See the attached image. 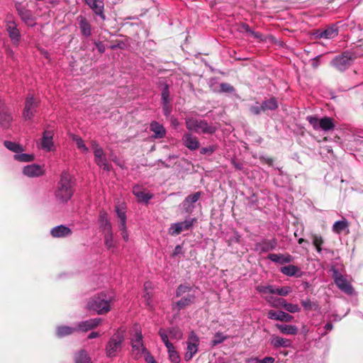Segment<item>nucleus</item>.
Listing matches in <instances>:
<instances>
[{
  "label": "nucleus",
  "mask_w": 363,
  "mask_h": 363,
  "mask_svg": "<svg viewBox=\"0 0 363 363\" xmlns=\"http://www.w3.org/2000/svg\"><path fill=\"white\" fill-rule=\"evenodd\" d=\"M262 104L264 111L267 110L274 111L278 107V104L275 98H270L268 100L264 101Z\"/></svg>",
  "instance_id": "c03bdc74"
},
{
  "label": "nucleus",
  "mask_w": 363,
  "mask_h": 363,
  "mask_svg": "<svg viewBox=\"0 0 363 363\" xmlns=\"http://www.w3.org/2000/svg\"><path fill=\"white\" fill-rule=\"evenodd\" d=\"M353 60L352 55L346 51L335 56L330 62V65L340 72H344L352 65Z\"/></svg>",
  "instance_id": "6e6552de"
},
{
  "label": "nucleus",
  "mask_w": 363,
  "mask_h": 363,
  "mask_svg": "<svg viewBox=\"0 0 363 363\" xmlns=\"http://www.w3.org/2000/svg\"><path fill=\"white\" fill-rule=\"evenodd\" d=\"M276 327L279 331L285 335H296L298 333V328L296 325H285V324H276Z\"/></svg>",
  "instance_id": "473e14b6"
},
{
  "label": "nucleus",
  "mask_w": 363,
  "mask_h": 363,
  "mask_svg": "<svg viewBox=\"0 0 363 363\" xmlns=\"http://www.w3.org/2000/svg\"><path fill=\"white\" fill-rule=\"evenodd\" d=\"M161 101L162 103L169 102V91L168 85H165L162 91Z\"/></svg>",
  "instance_id": "864d4df0"
},
{
  "label": "nucleus",
  "mask_w": 363,
  "mask_h": 363,
  "mask_svg": "<svg viewBox=\"0 0 363 363\" xmlns=\"http://www.w3.org/2000/svg\"><path fill=\"white\" fill-rule=\"evenodd\" d=\"M186 127L189 131L199 134H213L216 131V127L208 124L206 121L194 117L185 118Z\"/></svg>",
  "instance_id": "39448f33"
},
{
  "label": "nucleus",
  "mask_w": 363,
  "mask_h": 363,
  "mask_svg": "<svg viewBox=\"0 0 363 363\" xmlns=\"http://www.w3.org/2000/svg\"><path fill=\"white\" fill-rule=\"evenodd\" d=\"M265 300L272 307L279 308V307H281V303H279V301L284 300V299L281 298H276L274 296H267L265 298Z\"/></svg>",
  "instance_id": "3c124183"
},
{
  "label": "nucleus",
  "mask_w": 363,
  "mask_h": 363,
  "mask_svg": "<svg viewBox=\"0 0 363 363\" xmlns=\"http://www.w3.org/2000/svg\"><path fill=\"white\" fill-rule=\"evenodd\" d=\"M194 292L195 290L194 287L190 284L186 283L180 284L176 290V296H184L172 304L173 311L179 313L182 309H184L193 303L196 298Z\"/></svg>",
  "instance_id": "7ed1b4c3"
},
{
  "label": "nucleus",
  "mask_w": 363,
  "mask_h": 363,
  "mask_svg": "<svg viewBox=\"0 0 363 363\" xmlns=\"http://www.w3.org/2000/svg\"><path fill=\"white\" fill-rule=\"evenodd\" d=\"M145 362L147 363H157L154 357L150 354V352H147V354L144 356Z\"/></svg>",
  "instance_id": "338daca9"
},
{
  "label": "nucleus",
  "mask_w": 363,
  "mask_h": 363,
  "mask_svg": "<svg viewBox=\"0 0 363 363\" xmlns=\"http://www.w3.org/2000/svg\"><path fill=\"white\" fill-rule=\"evenodd\" d=\"M13 118L10 114L8 108L0 99V125L4 128H8L10 126Z\"/></svg>",
  "instance_id": "6ab92c4d"
},
{
  "label": "nucleus",
  "mask_w": 363,
  "mask_h": 363,
  "mask_svg": "<svg viewBox=\"0 0 363 363\" xmlns=\"http://www.w3.org/2000/svg\"><path fill=\"white\" fill-rule=\"evenodd\" d=\"M250 111L251 113L257 116L264 111L262 104H259L258 102H256L255 105L250 107Z\"/></svg>",
  "instance_id": "603ef678"
},
{
  "label": "nucleus",
  "mask_w": 363,
  "mask_h": 363,
  "mask_svg": "<svg viewBox=\"0 0 363 363\" xmlns=\"http://www.w3.org/2000/svg\"><path fill=\"white\" fill-rule=\"evenodd\" d=\"M306 120L315 130L329 131L335 127L333 119L330 117L325 116L319 119L317 116H308L306 117Z\"/></svg>",
  "instance_id": "0eeeda50"
},
{
  "label": "nucleus",
  "mask_w": 363,
  "mask_h": 363,
  "mask_svg": "<svg viewBox=\"0 0 363 363\" xmlns=\"http://www.w3.org/2000/svg\"><path fill=\"white\" fill-rule=\"evenodd\" d=\"M168 355L170 361L173 363H179L180 362V356L178 352L175 350L174 345L172 344H169L167 347Z\"/></svg>",
  "instance_id": "c9c22d12"
},
{
  "label": "nucleus",
  "mask_w": 363,
  "mask_h": 363,
  "mask_svg": "<svg viewBox=\"0 0 363 363\" xmlns=\"http://www.w3.org/2000/svg\"><path fill=\"white\" fill-rule=\"evenodd\" d=\"M220 91L224 93H233L234 92L235 89L228 83H221L220 84Z\"/></svg>",
  "instance_id": "6e6d98bb"
},
{
  "label": "nucleus",
  "mask_w": 363,
  "mask_h": 363,
  "mask_svg": "<svg viewBox=\"0 0 363 363\" xmlns=\"http://www.w3.org/2000/svg\"><path fill=\"white\" fill-rule=\"evenodd\" d=\"M104 233V243L106 247L108 249L115 248V243L113 241V235L112 230L109 231H106Z\"/></svg>",
  "instance_id": "ea45409f"
},
{
  "label": "nucleus",
  "mask_w": 363,
  "mask_h": 363,
  "mask_svg": "<svg viewBox=\"0 0 363 363\" xmlns=\"http://www.w3.org/2000/svg\"><path fill=\"white\" fill-rule=\"evenodd\" d=\"M324 243V240L320 235H313V245L315 247H318V245H323Z\"/></svg>",
  "instance_id": "680f3d73"
},
{
  "label": "nucleus",
  "mask_w": 363,
  "mask_h": 363,
  "mask_svg": "<svg viewBox=\"0 0 363 363\" xmlns=\"http://www.w3.org/2000/svg\"><path fill=\"white\" fill-rule=\"evenodd\" d=\"M267 317L269 319L284 321V322H291L294 317L289 313L284 311H276L274 310H270L267 313Z\"/></svg>",
  "instance_id": "b1692460"
},
{
  "label": "nucleus",
  "mask_w": 363,
  "mask_h": 363,
  "mask_svg": "<svg viewBox=\"0 0 363 363\" xmlns=\"http://www.w3.org/2000/svg\"><path fill=\"white\" fill-rule=\"evenodd\" d=\"M270 344L275 348H287L291 346V341L286 338L274 335L270 340Z\"/></svg>",
  "instance_id": "a878e982"
},
{
  "label": "nucleus",
  "mask_w": 363,
  "mask_h": 363,
  "mask_svg": "<svg viewBox=\"0 0 363 363\" xmlns=\"http://www.w3.org/2000/svg\"><path fill=\"white\" fill-rule=\"evenodd\" d=\"M72 140L74 142H75L77 148L82 153L86 154V153L89 152V150L86 147V145H85V143H84V140H82V138H80L79 136H78L77 135H72Z\"/></svg>",
  "instance_id": "e433bc0d"
},
{
  "label": "nucleus",
  "mask_w": 363,
  "mask_h": 363,
  "mask_svg": "<svg viewBox=\"0 0 363 363\" xmlns=\"http://www.w3.org/2000/svg\"><path fill=\"white\" fill-rule=\"evenodd\" d=\"M4 146L8 150H9L16 154L22 152L24 150L23 147L21 145L14 143V142L6 140V141H4Z\"/></svg>",
  "instance_id": "58836bf2"
},
{
  "label": "nucleus",
  "mask_w": 363,
  "mask_h": 363,
  "mask_svg": "<svg viewBox=\"0 0 363 363\" xmlns=\"http://www.w3.org/2000/svg\"><path fill=\"white\" fill-rule=\"evenodd\" d=\"M150 129L154 133L155 138L162 139L164 138L166 135V130L164 126L157 121H152L150 123Z\"/></svg>",
  "instance_id": "bb28decb"
},
{
  "label": "nucleus",
  "mask_w": 363,
  "mask_h": 363,
  "mask_svg": "<svg viewBox=\"0 0 363 363\" xmlns=\"http://www.w3.org/2000/svg\"><path fill=\"white\" fill-rule=\"evenodd\" d=\"M291 288L290 286H283L281 288L275 289V294L281 296H286L289 293L291 292Z\"/></svg>",
  "instance_id": "5fc2aeb1"
},
{
  "label": "nucleus",
  "mask_w": 363,
  "mask_h": 363,
  "mask_svg": "<svg viewBox=\"0 0 363 363\" xmlns=\"http://www.w3.org/2000/svg\"><path fill=\"white\" fill-rule=\"evenodd\" d=\"M24 175L28 177H38L44 174L43 166L37 164H32L25 166L23 169Z\"/></svg>",
  "instance_id": "a211bd4d"
},
{
  "label": "nucleus",
  "mask_w": 363,
  "mask_h": 363,
  "mask_svg": "<svg viewBox=\"0 0 363 363\" xmlns=\"http://www.w3.org/2000/svg\"><path fill=\"white\" fill-rule=\"evenodd\" d=\"M94 161L96 165L99 166L101 169H103L107 172L111 171V164L108 162L106 155L100 157L95 158Z\"/></svg>",
  "instance_id": "f704fd0d"
},
{
  "label": "nucleus",
  "mask_w": 363,
  "mask_h": 363,
  "mask_svg": "<svg viewBox=\"0 0 363 363\" xmlns=\"http://www.w3.org/2000/svg\"><path fill=\"white\" fill-rule=\"evenodd\" d=\"M84 1L96 16H99L103 21L106 20L104 0H84Z\"/></svg>",
  "instance_id": "f8f14e48"
},
{
  "label": "nucleus",
  "mask_w": 363,
  "mask_h": 363,
  "mask_svg": "<svg viewBox=\"0 0 363 363\" xmlns=\"http://www.w3.org/2000/svg\"><path fill=\"white\" fill-rule=\"evenodd\" d=\"M159 335L162 340V342L164 343L165 346L167 347V345H169V344H172L169 341V339H168V335L166 333V331L162 329V328H160V330H159Z\"/></svg>",
  "instance_id": "13d9d810"
},
{
  "label": "nucleus",
  "mask_w": 363,
  "mask_h": 363,
  "mask_svg": "<svg viewBox=\"0 0 363 363\" xmlns=\"http://www.w3.org/2000/svg\"><path fill=\"white\" fill-rule=\"evenodd\" d=\"M38 102L32 95L27 96L25 101V107L23 112V116L25 120H31L36 112Z\"/></svg>",
  "instance_id": "9b49d317"
},
{
  "label": "nucleus",
  "mask_w": 363,
  "mask_h": 363,
  "mask_svg": "<svg viewBox=\"0 0 363 363\" xmlns=\"http://www.w3.org/2000/svg\"><path fill=\"white\" fill-rule=\"evenodd\" d=\"M162 105L164 115L167 117L169 116L172 112L170 103H162Z\"/></svg>",
  "instance_id": "052dcab7"
},
{
  "label": "nucleus",
  "mask_w": 363,
  "mask_h": 363,
  "mask_svg": "<svg viewBox=\"0 0 363 363\" xmlns=\"http://www.w3.org/2000/svg\"><path fill=\"white\" fill-rule=\"evenodd\" d=\"M280 272L284 274V275L289 276V277H299L300 274L298 273L300 272L299 269L295 266V265H287L284 266L280 268Z\"/></svg>",
  "instance_id": "72a5a7b5"
},
{
  "label": "nucleus",
  "mask_w": 363,
  "mask_h": 363,
  "mask_svg": "<svg viewBox=\"0 0 363 363\" xmlns=\"http://www.w3.org/2000/svg\"><path fill=\"white\" fill-rule=\"evenodd\" d=\"M75 363H91V362L86 352L82 350L76 355Z\"/></svg>",
  "instance_id": "a18cd8bd"
},
{
  "label": "nucleus",
  "mask_w": 363,
  "mask_h": 363,
  "mask_svg": "<svg viewBox=\"0 0 363 363\" xmlns=\"http://www.w3.org/2000/svg\"><path fill=\"white\" fill-rule=\"evenodd\" d=\"M301 304H302L303 307L306 310L311 309V308L312 306V303L310 299L303 300L301 301Z\"/></svg>",
  "instance_id": "69168bd1"
},
{
  "label": "nucleus",
  "mask_w": 363,
  "mask_h": 363,
  "mask_svg": "<svg viewBox=\"0 0 363 363\" xmlns=\"http://www.w3.org/2000/svg\"><path fill=\"white\" fill-rule=\"evenodd\" d=\"M50 233L54 238H64L70 235L72 230L68 227L60 225L52 228Z\"/></svg>",
  "instance_id": "cd10ccee"
},
{
  "label": "nucleus",
  "mask_w": 363,
  "mask_h": 363,
  "mask_svg": "<svg viewBox=\"0 0 363 363\" xmlns=\"http://www.w3.org/2000/svg\"><path fill=\"white\" fill-rule=\"evenodd\" d=\"M125 337V330L118 328L109 338L106 345L105 352L106 357L113 358L116 357L122 350Z\"/></svg>",
  "instance_id": "20e7f679"
},
{
  "label": "nucleus",
  "mask_w": 363,
  "mask_h": 363,
  "mask_svg": "<svg viewBox=\"0 0 363 363\" xmlns=\"http://www.w3.org/2000/svg\"><path fill=\"white\" fill-rule=\"evenodd\" d=\"M119 229H120V230L122 231L121 235H122V238H123V240L125 241H128V234L127 232L126 224L125 225L124 228L123 227H119Z\"/></svg>",
  "instance_id": "0e129e2a"
},
{
  "label": "nucleus",
  "mask_w": 363,
  "mask_h": 363,
  "mask_svg": "<svg viewBox=\"0 0 363 363\" xmlns=\"http://www.w3.org/2000/svg\"><path fill=\"white\" fill-rule=\"evenodd\" d=\"M15 8L18 12V14L21 17V20L26 24L33 26L34 25V18L31 11L27 9L25 6H23L20 2L15 3Z\"/></svg>",
  "instance_id": "ddd939ff"
},
{
  "label": "nucleus",
  "mask_w": 363,
  "mask_h": 363,
  "mask_svg": "<svg viewBox=\"0 0 363 363\" xmlns=\"http://www.w3.org/2000/svg\"><path fill=\"white\" fill-rule=\"evenodd\" d=\"M15 160L21 162H29L34 160V155L32 154L27 153H18L13 156Z\"/></svg>",
  "instance_id": "37998d69"
},
{
  "label": "nucleus",
  "mask_w": 363,
  "mask_h": 363,
  "mask_svg": "<svg viewBox=\"0 0 363 363\" xmlns=\"http://www.w3.org/2000/svg\"><path fill=\"white\" fill-rule=\"evenodd\" d=\"M77 331L76 326L71 327L67 325H60L56 328V335L58 337H64L65 336L72 335Z\"/></svg>",
  "instance_id": "c756f323"
},
{
  "label": "nucleus",
  "mask_w": 363,
  "mask_h": 363,
  "mask_svg": "<svg viewBox=\"0 0 363 363\" xmlns=\"http://www.w3.org/2000/svg\"><path fill=\"white\" fill-rule=\"evenodd\" d=\"M186 352L184 354V359L185 361L189 362L197 353L199 345V337L194 332H191L189 335L186 341Z\"/></svg>",
  "instance_id": "9d476101"
},
{
  "label": "nucleus",
  "mask_w": 363,
  "mask_h": 363,
  "mask_svg": "<svg viewBox=\"0 0 363 363\" xmlns=\"http://www.w3.org/2000/svg\"><path fill=\"white\" fill-rule=\"evenodd\" d=\"M54 133L50 130H45L43 133V137L40 142L41 148L46 151L50 152L52 150L54 146L52 138Z\"/></svg>",
  "instance_id": "412c9836"
},
{
  "label": "nucleus",
  "mask_w": 363,
  "mask_h": 363,
  "mask_svg": "<svg viewBox=\"0 0 363 363\" xmlns=\"http://www.w3.org/2000/svg\"><path fill=\"white\" fill-rule=\"evenodd\" d=\"M228 337L224 335L222 333L218 332L215 334L213 339L211 341L212 346H216L222 342H223L225 340H227Z\"/></svg>",
  "instance_id": "09e8293b"
},
{
  "label": "nucleus",
  "mask_w": 363,
  "mask_h": 363,
  "mask_svg": "<svg viewBox=\"0 0 363 363\" xmlns=\"http://www.w3.org/2000/svg\"><path fill=\"white\" fill-rule=\"evenodd\" d=\"M183 145L190 150H196L200 146V143L196 136L190 132L184 133L182 138Z\"/></svg>",
  "instance_id": "dca6fc26"
},
{
  "label": "nucleus",
  "mask_w": 363,
  "mask_h": 363,
  "mask_svg": "<svg viewBox=\"0 0 363 363\" xmlns=\"http://www.w3.org/2000/svg\"><path fill=\"white\" fill-rule=\"evenodd\" d=\"M73 194L72 177L68 172H63L55 189V198L58 203H66L71 199Z\"/></svg>",
  "instance_id": "f03ea898"
},
{
  "label": "nucleus",
  "mask_w": 363,
  "mask_h": 363,
  "mask_svg": "<svg viewBox=\"0 0 363 363\" xmlns=\"http://www.w3.org/2000/svg\"><path fill=\"white\" fill-rule=\"evenodd\" d=\"M279 303H281V307L289 313H294L301 311L298 304L287 303L286 300H280Z\"/></svg>",
  "instance_id": "4c0bfd02"
},
{
  "label": "nucleus",
  "mask_w": 363,
  "mask_h": 363,
  "mask_svg": "<svg viewBox=\"0 0 363 363\" xmlns=\"http://www.w3.org/2000/svg\"><path fill=\"white\" fill-rule=\"evenodd\" d=\"M248 36H250L255 39H257L259 41H263L264 40V36L254 31L252 29L250 28L247 32L245 33Z\"/></svg>",
  "instance_id": "4d7b16f0"
},
{
  "label": "nucleus",
  "mask_w": 363,
  "mask_h": 363,
  "mask_svg": "<svg viewBox=\"0 0 363 363\" xmlns=\"http://www.w3.org/2000/svg\"><path fill=\"white\" fill-rule=\"evenodd\" d=\"M277 246V240L275 238L272 240L263 239L262 241L255 243V250L262 254L274 250Z\"/></svg>",
  "instance_id": "4468645a"
},
{
  "label": "nucleus",
  "mask_w": 363,
  "mask_h": 363,
  "mask_svg": "<svg viewBox=\"0 0 363 363\" xmlns=\"http://www.w3.org/2000/svg\"><path fill=\"white\" fill-rule=\"evenodd\" d=\"M115 300L113 292L101 291L89 298L86 308L95 311L99 315L106 314L111 311Z\"/></svg>",
  "instance_id": "f257e3e1"
},
{
  "label": "nucleus",
  "mask_w": 363,
  "mask_h": 363,
  "mask_svg": "<svg viewBox=\"0 0 363 363\" xmlns=\"http://www.w3.org/2000/svg\"><path fill=\"white\" fill-rule=\"evenodd\" d=\"M250 28V27L248 26V24L247 23H242L240 26H239V31L240 32H247L248 30Z\"/></svg>",
  "instance_id": "774afa93"
},
{
  "label": "nucleus",
  "mask_w": 363,
  "mask_h": 363,
  "mask_svg": "<svg viewBox=\"0 0 363 363\" xmlns=\"http://www.w3.org/2000/svg\"><path fill=\"white\" fill-rule=\"evenodd\" d=\"M6 29L11 41L15 44L18 43L21 35L19 30L17 28L16 23L13 21H7Z\"/></svg>",
  "instance_id": "4be33fe9"
},
{
  "label": "nucleus",
  "mask_w": 363,
  "mask_h": 363,
  "mask_svg": "<svg viewBox=\"0 0 363 363\" xmlns=\"http://www.w3.org/2000/svg\"><path fill=\"white\" fill-rule=\"evenodd\" d=\"M267 258L273 262L281 264L290 263L294 260V257L291 255L283 254H269Z\"/></svg>",
  "instance_id": "393cba45"
},
{
  "label": "nucleus",
  "mask_w": 363,
  "mask_h": 363,
  "mask_svg": "<svg viewBox=\"0 0 363 363\" xmlns=\"http://www.w3.org/2000/svg\"><path fill=\"white\" fill-rule=\"evenodd\" d=\"M216 150L214 145H210L208 147H201L200 149V153L201 155H211Z\"/></svg>",
  "instance_id": "bf43d9fd"
},
{
  "label": "nucleus",
  "mask_w": 363,
  "mask_h": 363,
  "mask_svg": "<svg viewBox=\"0 0 363 363\" xmlns=\"http://www.w3.org/2000/svg\"><path fill=\"white\" fill-rule=\"evenodd\" d=\"M338 34V30L335 26H330L323 31L322 36L325 39H332L336 37Z\"/></svg>",
  "instance_id": "a19ab883"
},
{
  "label": "nucleus",
  "mask_w": 363,
  "mask_h": 363,
  "mask_svg": "<svg viewBox=\"0 0 363 363\" xmlns=\"http://www.w3.org/2000/svg\"><path fill=\"white\" fill-rule=\"evenodd\" d=\"M77 21L82 35L85 38L90 37L91 35V25L89 20L86 17L79 15L77 17Z\"/></svg>",
  "instance_id": "aec40b11"
},
{
  "label": "nucleus",
  "mask_w": 363,
  "mask_h": 363,
  "mask_svg": "<svg viewBox=\"0 0 363 363\" xmlns=\"http://www.w3.org/2000/svg\"><path fill=\"white\" fill-rule=\"evenodd\" d=\"M115 211L120 220L118 227H123L124 228L125 225L126 224L125 206L123 204L117 205L116 206Z\"/></svg>",
  "instance_id": "2f4dec72"
},
{
  "label": "nucleus",
  "mask_w": 363,
  "mask_h": 363,
  "mask_svg": "<svg viewBox=\"0 0 363 363\" xmlns=\"http://www.w3.org/2000/svg\"><path fill=\"white\" fill-rule=\"evenodd\" d=\"M347 227V223L345 220L335 222L333 226V230L336 233H340Z\"/></svg>",
  "instance_id": "49530a36"
},
{
  "label": "nucleus",
  "mask_w": 363,
  "mask_h": 363,
  "mask_svg": "<svg viewBox=\"0 0 363 363\" xmlns=\"http://www.w3.org/2000/svg\"><path fill=\"white\" fill-rule=\"evenodd\" d=\"M91 149L94 152V159L105 155V152L97 141L91 140L90 143Z\"/></svg>",
  "instance_id": "79ce46f5"
},
{
  "label": "nucleus",
  "mask_w": 363,
  "mask_h": 363,
  "mask_svg": "<svg viewBox=\"0 0 363 363\" xmlns=\"http://www.w3.org/2000/svg\"><path fill=\"white\" fill-rule=\"evenodd\" d=\"M333 278L335 284L342 292L347 295H351L354 292V289L347 278L343 276L337 269H333Z\"/></svg>",
  "instance_id": "1a4fd4ad"
},
{
  "label": "nucleus",
  "mask_w": 363,
  "mask_h": 363,
  "mask_svg": "<svg viewBox=\"0 0 363 363\" xmlns=\"http://www.w3.org/2000/svg\"><path fill=\"white\" fill-rule=\"evenodd\" d=\"M95 45L100 53H104L105 52L106 48L102 42H95Z\"/></svg>",
  "instance_id": "e2e57ef3"
},
{
  "label": "nucleus",
  "mask_w": 363,
  "mask_h": 363,
  "mask_svg": "<svg viewBox=\"0 0 363 363\" xmlns=\"http://www.w3.org/2000/svg\"><path fill=\"white\" fill-rule=\"evenodd\" d=\"M99 221L100 224V228L103 232L109 231L112 230V225L108 218V214L106 212H100Z\"/></svg>",
  "instance_id": "c85d7f7f"
},
{
  "label": "nucleus",
  "mask_w": 363,
  "mask_h": 363,
  "mask_svg": "<svg viewBox=\"0 0 363 363\" xmlns=\"http://www.w3.org/2000/svg\"><path fill=\"white\" fill-rule=\"evenodd\" d=\"M133 356L135 359H140L143 355L149 352L143 345V335L140 330H137L130 340Z\"/></svg>",
  "instance_id": "423d86ee"
},
{
  "label": "nucleus",
  "mask_w": 363,
  "mask_h": 363,
  "mask_svg": "<svg viewBox=\"0 0 363 363\" xmlns=\"http://www.w3.org/2000/svg\"><path fill=\"white\" fill-rule=\"evenodd\" d=\"M201 192H195L185 198L182 202L183 208L186 212H191L194 209V203L197 202L201 197Z\"/></svg>",
  "instance_id": "5701e85b"
},
{
  "label": "nucleus",
  "mask_w": 363,
  "mask_h": 363,
  "mask_svg": "<svg viewBox=\"0 0 363 363\" xmlns=\"http://www.w3.org/2000/svg\"><path fill=\"white\" fill-rule=\"evenodd\" d=\"M256 289L260 294H275V288L272 285L257 286Z\"/></svg>",
  "instance_id": "8fccbe9b"
},
{
  "label": "nucleus",
  "mask_w": 363,
  "mask_h": 363,
  "mask_svg": "<svg viewBox=\"0 0 363 363\" xmlns=\"http://www.w3.org/2000/svg\"><path fill=\"white\" fill-rule=\"evenodd\" d=\"M168 333L172 339L180 340L182 337L181 330L177 327H172L168 329Z\"/></svg>",
  "instance_id": "de8ad7c7"
},
{
  "label": "nucleus",
  "mask_w": 363,
  "mask_h": 363,
  "mask_svg": "<svg viewBox=\"0 0 363 363\" xmlns=\"http://www.w3.org/2000/svg\"><path fill=\"white\" fill-rule=\"evenodd\" d=\"M133 194L138 198L140 202L147 203L152 198V194L145 193L141 191L138 186H135L133 189Z\"/></svg>",
  "instance_id": "7c9ffc66"
},
{
  "label": "nucleus",
  "mask_w": 363,
  "mask_h": 363,
  "mask_svg": "<svg viewBox=\"0 0 363 363\" xmlns=\"http://www.w3.org/2000/svg\"><path fill=\"white\" fill-rule=\"evenodd\" d=\"M195 220L194 218H191L182 222L173 223L169 228V233L174 236L178 235L182 231L189 230L193 225Z\"/></svg>",
  "instance_id": "2eb2a0df"
},
{
  "label": "nucleus",
  "mask_w": 363,
  "mask_h": 363,
  "mask_svg": "<svg viewBox=\"0 0 363 363\" xmlns=\"http://www.w3.org/2000/svg\"><path fill=\"white\" fill-rule=\"evenodd\" d=\"M101 321V318H95L79 322L76 325L77 331L87 332L94 329L99 325Z\"/></svg>",
  "instance_id": "f3484780"
}]
</instances>
